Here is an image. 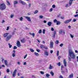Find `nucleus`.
Instances as JSON below:
<instances>
[{
  "label": "nucleus",
  "mask_w": 78,
  "mask_h": 78,
  "mask_svg": "<svg viewBox=\"0 0 78 78\" xmlns=\"http://www.w3.org/2000/svg\"><path fill=\"white\" fill-rule=\"evenodd\" d=\"M53 67V66H51V65H50V67L49 68V69H52V68Z\"/></svg>",
  "instance_id": "bb28decb"
},
{
  "label": "nucleus",
  "mask_w": 78,
  "mask_h": 78,
  "mask_svg": "<svg viewBox=\"0 0 78 78\" xmlns=\"http://www.w3.org/2000/svg\"><path fill=\"white\" fill-rule=\"evenodd\" d=\"M68 55L73 59H75L76 58V55H75V54L71 49H69L68 52Z\"/></svg>",
  "instance_id": "f257e3e1"
},
{
  "label": "nucleus",
  "mask_w": 78,
  "mask_h": 78,
  "mask_svg": "<svg viewBox=\"0 0 78 78\" xmlns=\"http://www.w3.org/2000/svg\"><path fill=\"white\" fill-rule=\"evenodd\" d=\"M0 9L1 10H4L6 9V6L4 3L0 5Z\"/></svg>",
  "instance_id": "f03ea898"
},
{
  "label": "nucleus",
  "mask_w": 78,
  "mask_h": 78,
  "mask_svg": "<svg viewBox=\"0 0 78 78\" xmlns=\"http://www.w3.org/2000/svg\"><path fill=\"white\" fill-rule=\"evenodd\" d=\"M75 17H78V14H76L74 16Z\"/></svg>",
  "instance_id": "603ef678"
},
{
  "label": "nucleus",
  "mask_w": 78,
  "mask_h": 78,
  "mask_svg": "<svg viewBox=\"0 0 78 78\" xmlns=\"http://www.w3.org/2000/svg\"><path fill=\"white\" fill-rule=\"evenodd\" d=\"M73 76V74H71V75H70L69 76V78H72Z\"/></svg>",
  "instance_id": "412c9836"
},
{
  "label": "nucleus",
  "mask_w": 78,
  "mask_h": 78,
  "mask_svg": "<svg viewBox=\"0 0 78 78\" xmlns=\"http://www.w3.org/2000/svg\"><path fill=\"white\" fill-rule=\"evenodd\" d=\"M40 73L41 74H42V75H44V72L42 71H40Z\"/></svg>",
  "instance_id": "79ce46f5"
},
{
  "label": "nucleus",
  "mask_w": 78,
  "mask_h": 78,
  "mask_svg": "<svg viewBox=\"0 0 78 78\" xmlns=\"http://www.w3.org/2000/svg\"><path fill=\"white\" fill-rule=\"evenodd\" d=\"M71 20H72V19H70L69 20H66L65 22V23L67 24V23H69V22H71Z\"/></svg>",
  "instance_id": "6e6552de"
},
{
  "label": "nucleus",
  "mask_w": 78,
  "mask_h": 78,
  "mask_svg": "<svg viewBox=\"0 0 78 78\" xmlns=\"http://www.w3.org/2000/svg\"><path fill=\"white\" fill-rule=\"evenodd\" d=\"M59 51H57V55L58 56H59Z\"/></svg>",
  "instance_id": "a19ab883"
},
{
  "label": "nucleus",
  "mask_w": 78,
  "mask_h": 78,
  "mask_svg": "<svg viewBox=\"0 0 78 78\" xmlns=\"http://www.w3.org/2000/svg\"><path fill=\"white\" fill-rule=\"evenodd\" d=\"M21 42L22 43H25L26 42V40H25V38H23L22 40H21Z\"/></svg>",
  "instance_id": "dca6fc26"
},
{
  "label": "nucleus",
  "mask_w": 78,
  "mask_h": 78,
  "mask_svg": "<svg viewBox=\"0 0 78 78\" xmlns=\"http://www.w3.org/2000/svg\"><path fill=\"white\" fill-rule=\"evenodd\" d=\"M15 32H16V30L14 31L13 32L12 34V35H14V34H15Z\"/></svg>",
  "instance_id": "052dcab7"
},
{
  "label": "nucleus",
  "mask_w": 78,
  "mask_h": 78,
  "mask_svg": "<svg viewBox=\"0 0 78 78\" xmlns=\"http://www.w3.org/2000/svg\"><path fill=\"white\" fill-rule=\"evenodd\" d=\"M8 45H9V48H11V47H12V45H10V44H9V43L8 44Z\"/></svg>",
  "instance_id": "f704fd0d"
},
{
  "label": "nucleus",
  "mask_w": 78,
  "mask_h": 78,
  "mask_svg": "<svg viewBox=\"0 0 78 78\" xmlns=\"http://www.w3.org/2000/svg\"><path fill=\"white\" fill-rule=\"evenodd\" d=\"M54 29H53V28L51 27V30L52 31H54Z\"/></svg>",
  "instance_id": "4d7b16f0"
},
{
  "label": "nucleus",
  "mask_w": 78,
  "mask_h": 78,
  "mask_svg": "<svg viewBox=\"0 0 78 78\" xmlns=\"http://www.w3.org/2000/svg\"><path fill=\"white\" fill-rule=\"evenodd\" d=\"M44 48H45V49H46V50H47V49H48V48H47V47L44 46Z\"/></svg>",
  "instance_id": "864d4df0"
},
{
  "label": "nucleus",
  "mask_w": 78,
  "mask_h": 78,
  "mask_svg": "<svg viewBox=\"0 0 78 78\" xmlns=\"http://www.w3.org/2000/svg\"><path fill=\"white\" fill-rule=\"evenodd\" d=\"M4 63L5 65L7 67H8V60H4Z\"/></svg>",
  "instance_id": "9d476101"
},
{
  "label": "nucleus",
  "mask_w": 78,
  "mask_h": 78,
  "mask_svg": "<svg viewBox=\"0 0 78 78\" xmlns=\"http://www.w3.org/2000/svg\"><path fill=\"white\" fill-rule=\"evenodd\" d=\"M9 72H10L9 69H7V73H9Z\"/></svg>",
  "instance_id": "8fccbe9b"
},
{
  "label": "nucleus",
  "mask_w": 78,
  "mask_h": 78,
  "mask_svg": "<svg viewBox=\"0 0 78 78\" xmlns=\"http://www.w3.org/2000/svg\"><path fill=\"white\" fill-rule=\"evenodd\" d=\"M36 50L37 52H40V50L37 49Z\"/></svg>",
  "instance_id": "6e6d98bb"
},
{
  "label": "nucleus",
  "mask_w": 78,
  "mask_h": 78,
  "mask_svg": "<svg viewBox=\"0 0 78 78\" xmlns=\"http://www.w3.org/2000/svg\"><path fill=\"white\" fill-rule=\"evenodd\" d=\"M27 54L26 55H25L24 56V59H25V58H27Z\"/></svg>",
  "instance_id": "13d9d810"
},
{
  "label": "nucleus",
  "mask_w": 78,
  "mask_h": 78,
  "mask_svg": "<svg viewBox=\"0 0 78 78\" xmlns=\"http://www.w3.org/2000/svg\"><path fill=\"white\" fill-rule=\"evenodd\" d=\"M14 15H11L10 16L11 18H12L13 17H14Z\"/></svg>",
  "instance_id": "09e8293b"
},
{
  "label": "nucleus",
  "mask_w": 78,
  "mask_h": 78,
  "mask_svg": "<svg viewBox=\"0 0 78 78\" xmlns=\"http://www.w3.org/2000/svg\"><path fill=\"white\" fill-rule=\"evenodd\" d=\"M57 65H58V66H61V62H59L57 64Z\"/></svg>",
  "instance_id": "c85d7f7f"
},
{
  "label": "nucleus",
  "mask_w": 78,
  "mask_h": 78,
  "mask_svg": "<svg viewBox=\"0 0 78 78\" xmlns=\"http://www.w3.org/2000/svg\"><path fill=\"white\" fill-rule=\"evenodd\" d=\"M42 33V30H39L38 33H39V34H40V33Z\"/></svg>",
  "instance_id": "e433bc0d"
},
{
  "label": "nucleus",
  "mask_w": 78,
  "mask_h": 78,
  "mask_svg": "<svg viewBox=\"0 0 78 78\" xmlns=\"http://www.w3.org/2000/svg\"><path fill=\"white\" fill-rule=\"evenodd\" d=\"M64 64L65 67H66V66H67V62L66 61V59H64Z\"/></svg>",
  "instance_id": "2eb2a0df"
},
{
  "label": "nucleus",
  "mask_w": 78,
  "mask_h": 78,
  "mask_svg": "<svg viewBox=\"0 0 78 78\" xmlns=\"http://www.w3.org/2000/svg\"><path fill=\"white\" fill-rule=\"evenodd\" d=\"M51 24H52V23L51 22H48V25L49 26V27H50V26L51 25Z\"/></svg>",
  "instance_id": "f3484780"
},
{
  "label": "nucleus",
  "mask_w": 78,
  "mask_h": 78,
  "mask_svg": "<svg viewBox=\"0 0 78 78\" xmlns=\"http://www.w3.org/2000/svg\"><path fill=\"white\" fill-rule=\"evenodd\" d=\"M1 59H2V61L3 62V61H4L5 59L4 58H2Z\"/></svg>",
  "instance_id": "680f3d73"
},
{
  "label": "nucleus",
  "mask_w": 78,
  "mask_h": 78,
  "mask_svg": "<svg viewBox=\"0 0 78 78\" xmlns=\"http://www.w3.org/2000/svg\"><path fill=\"white\" fill-rule=\"evenodd\" d=\"M53 42L51 41L50 43V47L51 48H53Z\"/></svg>",
  "instance_id": "20e7f679"
},
{
  "label": "nucleus",
  "mask_w": 78,
  "mask_h": 78,
  "mask_svg": "<svg viewBox=\"0 0 78 78\" xmlns=\"http://www.w3.org/2000/svg\"><path fill=\"white\" fill-rule=\"evenodd\" d=\"M59 78H63V77H62V76L61 75L59 76Z\"/></svg>",
  "instance_id": "e2e57ef3"
},
{
  "label": "nucleus",
  "mask_w": 78,
  "mask_h": 78,
  "mask_svg": "<svg viewBox=\"0 0 78 78\" xmlns=\"http://www.w3.org/2000/svg\"><path fill=\"white\" fill-rule=\"evenodd\" d=\"M61 24V22L59 21H57L56 23V24L57 25H60Z\"/></svg>",
  "instance_id": "aec40b11"
},
{
  "label": "nucleus",
  "mask_w": 78,
  "mask_h": 78,
  "mask_svg": "<svg viewBox=\"0 0 78 78\" xmlns=\"http://www.w3.org/2000/svg\"><path fill=\"white\" fill-rule=\"evenodd\" d=\"M53 22H54V23H57L58 21L56 20V19H55L54 20Z\"/></svg>",
  "instance_id": "2f4dec72"
},
{
  "label": "nucleus",
  "mask_w": 78,
  "mask_h": 78,
  "mask_svg": "<svg viewBox=\"0 0 78 78\" xmlns=\"http://www.w3.org/2000/svg\"><path fill=\"white\" fill-rule=\"evenodd\" d=\"M16 72H17V69H15L13 72V75H12L13 77H15L16 76Z\"/></svg>",
  "instance_id": "1a4fd4ad"
},
{
  "label": "nucleus",
  "mask_w": 78,
  "mask_h": 78,
  "mask_svg": "<svg viewBox=\"0 0 78 78\" xmlns=\"http://www.w3.org/2000/svg\"><path fill=\"white\" fill-rule=\"evenodd\" d=\"M17 3H18V1H15L14 2V6H16L15 5L17 4Z\"/></svg>",
  "instance_id": "a211bd4d"
},
{
  "label": "nucleus",
  "mask_w": 78,
  "mask_h": 78,
  "mask_svg": "<svg viewBox=\"0 0 78 78\" xmlns=\"http://www.w3.org/2000/svg\"><path fill=\"white\" fill-rule=\"evenodd\" d=\"M50 12H51V11H53V9L51 8L49 10Z\"/></svg>",
  "instance_id": "c03bdc74"
},
{
  "label": "nucleus",
  "mask_w": 78,
  "mask_h": 78,
  "mask_svg": "<svg viewBox=\"0 0 78 78\" xmlns=\"http://www.w3.org/2000/svg\"><path fill=\"white\" fill-rule=\"evenodd\" d=\"M44 55H46V56H48V52H47V51H45L44 52Z\"/></svg>",
  "instance_id": "ddd939ff"
},
{
  "label": "nucleus",
  "mask_w": 78,
  "mask_h": 78,
  "mask_svg": "<svg viewBox=\"0 0 78 78\" xmlns=\"http://www.w3.org/2000/svg\"><path fill=\"white\" fill-rule=\"evenodd\" d=\"M76 59H77V61L78 62V56L76 57Z\"/></svg>",
  "instance_id": "774afa93"
},
{
  "label": "nucleus",
  "mask_w": 78,
  "mask_h": 78,
  "mask_svg": "<svg viewBox=\"0 0 78 78\" xmlns=\"http://www.w3.org/2000/svg\"><path fill=\"white\" fill-rule=\"evenodd\" d=\"M70 35L71 38H73V37H74L71 34H70Z\"/></svg>",
  "instance_id": "3c124183"
},
{
  "label": "nucleus",
  "mask_w": 78,
  "mask_h": 78,
  "mask_svg": "<svg viewBox=\"0 0 78 78\" xmlns=\"http://www.w3.org/2000/svg\"><path fill=\"white\" fill-rule=\"evenodd\" d=\"M68 58H69V60L70 61H71V58H70V57H68Z\"/></svg>",
  "instance_id": "69168bd1"
},
{
  "label": "nucleus",
  "mask_w": 78,
  "mask_h": 78,
  "mask_svg": "<svg viewBox=\"0 0 78 78\" xmlns=\"http://www.w3.org/2000/svg\"><path fill=\"white\" fill-rule=\"evenodd\" d=\"M61 58V56H59L58 57V60H59L60 59V58Z\"/></svg>",
  "instance_id": "bf43d9fd"
},
{
  "label": "nucleus",
  "mask_w": 78,
  "mask_h": 78,
  "mask_svg": "<svg viewBox=\"0 0 78 78\" xmlns=\"http://www.w3.org/2000/svg\"><path fill=\"white\" fill-rule=\"evenodd\" d=\"M30 51H31V52H34V51L33 49H30Z\"/></svg>",
  "instance_id": "c9c22d12"
},
{
  "label": "nucleus",
  "mask_w": 78,
  "mask_h": 78,
  "mask_svg": "<svg viewBox=\"0 0 78 78\" xmlns=\"http://www.w3.org/2000/svg\"><path fill=\"white\" fill-rule=\"evenodd\" d=\"M25 18L28 21V22H31V20L30 17L28 16H26Z\"/></svg>",
  "instance_id": "39448f33"
},
{
  "label": "nucleus",
  "mask_w": 78,
  "mask_h": 78,
  "mask_svg": "<svg viewBox=\"0 0 78 78\" xmlns=\"http://www.w3.org/2000/svg\"><path fill=\"white\" fill-rule=\"evenodd\" d=\"M50 73L51 75V76H54V73L53 72L51 71L50 72Z\"/></svg>",
  "instance_id": "6ab92c4d"
},
{
  "label": "nucleus",
  "mask_w": 78,
  "mask_h": 78,
  "mask_svg": "<svg viewBox=\"0 0 78 78\" xmlns=\"http://www.w3.org/2000/svg\"><path fill=\"white\" fill-rule=\"evenodd\" d=\"M46 76L47 77H49V76H50V75L48 74H46Z\"/></svg>",
  "instance_id": "58836bf2"
},
{
  "label": "nucleus",
  "mask_w": 78,
  "mask_h": 78,
  "mask_svg": "<svg viewBox=\"0 0 78 78\" xmlns=\"http://www.w3.org/2000/svg\"><path fill=\"white\" fill-rule=\"evenodd\" d=\"M58 43H59V41L57 40L55 42V44H58Z\"/></svg>",
  "instance_id": "ea45409f"
},
{
  "label": "nucleus",
  "mask_w": 78,
  "mask_h": 78,
  "mask_svg": "<svg viewBox=\"0 0 78 78\" xmlns=\"http://www.w3.org/2000/svg\"><path fill=\"white\" fill-rule=\"evenodd\" d=\"M73 0L75 1L76 0H69V4L70 6H71V5H72V3Z\"/></svg>",
  "instance_id": "f8f14e48"
},
{
  "label": "nucleus",
  "mask_w": 78,
  "mask_h": 78,
  "mask_svg": "<svg viewBox=\"0 0 78 78\" xmlns=\"http://www.w3.org/2000/svg\"><path fill=\"white\" fill-rule=\"evenodd\" d=\"M23 18L22 17H21L20 18V20L22 21L23 20Z\"/></svg>",
  "instance_id": "473e14b6"
},
{
  "label": "nucleus",
  "mask_w": 78,
  "mask_h": 78,
  "mask_svg": "<svg viewBox=\"0 0 78 78\" xmlns=\"http://www.w3.org/2000/svg\"><path fill=\"white\" fill-rule=\"evenodd\" d=\"M12 65V64H11V62H9L8 64V67H9V66H11Z\"/></svg>",
  "instance_id": "7c9ffc66"
},
{
  "label": "nucleus",
  "mask_w": 78,
  "mask_h": 78,
  "mask_svg": "<svg viewBox=\"0 0 78 78\" xmlns=\"http://www.w3.org/2000/svg\"><path fill=\"white\" fill-rule=\"evenodd\" d=\"M7 5L8 6H10L11 5V4L9 3V2L8 1H7Z\"/></svg>",
  "instance_id": "b1692460"
},
{
  "label": "nucleus",
  "mask_w": 78,
  "mask_h": 78,
  "mask_svg": "<svg viewBox=\"0 0 78 78\" xmlns=\"http://www.w3.org/2000/svg\"><path fill=\"white\" fill-rule=\"evenodd\" d=\"M62 72V74H64V73H65V71H61Z\"/></svg>",
  "instance_id": "5fc2aeb1"
},
{
  "label": "nucleus",
  "mask_w": 78,
  "mask_h": 78,
  "mask_svg": "<svg viewBox=\"0 0 78 78\" xmlns=\"http://www.w3.org/2000/svg\"><path fill=\"white\" fill-rule=\"evenodd\" d=\"M19 2L20 3H21V4H22L23 5H26V3L21 0H20Z\"/></svg>",
  "instance_id": "423d86ee"
},
{
  "label": "nucleus",
  "mask_w": 78,
  "mask_h": 78,
  "mask_svg": "<svg viewBox=\"0 0 78 78\" xmlns=\"http://www.w3.org/2000/svg\"><path fill=\"white\" fill-rule=\"evenodd\" d=\"M32 35L33 37H34V36H35V34L34 33H33L32 34Z\"/></svg>",
  "instance_id": "49530a36"
},
{
  "label": "nucleus",
  "mask_w": 78,
  "mask_h": 78,
  "mask_svg": "<svg viewBox=\"0 0 78 78\" xmlns=\"http://www.w3.org/2000/svg\"><path fill=\"white\" fill-rule=\"evenodd\" d=\"M61 19H64V17H61Z\"/></svg>",
  "instance_id": "338daca9"
},
{
  "label": "nucleus",
  "mask_w": 78,
  "mask_h": 78,
  "mask_svg": "<svg viewBox=\"0 0 78 78\" xmlns=\"http://www.w3.org/2000/svg\"><path fill=\"white\" fill-rule=\"evenodd\" d=\"M32 78H36V77L34 76H32Z\"/></svg>",
  "instance_id": "0e129e2a"
},
{
  "label": "nucleus",
  "mask_w": 78,
  "mask_h": 78,
  "mask_svg": "<svg viewBox=\"0 0 78 78\" xmlns=\"http://www.w3.org/2000/svg\"><path fill=\"white\" fill-rule=\"evenodd\" d=\"M76 21V20L75 19H74L72 21L73 22H75Z\"/></svg>",
  "instance_id": "72a5a7b5"
},
{
  "label": "nucleus",
  "mask_w": 78,
  "mask_h": 78,
  "mask_svg": "<svg viewBox=\"0 0 78 78\" xmlns=\"http://www.w3.org/2000/svg\"><path fill=\"white\" fill-rule=\"evenodd\" d=\"M62 29H61L59 31V34H62Z\"/></svg>",
  "instance_id": "393cba45"
},
{
  "label": "nucleus",
  "mask_w": 78,
  "mask_h": 78,
  "mask_svg": "<svg viewBox=\"0 0 78 78\" xmlns=\"http://www.w3.org/2000/svg\"><path fill=\"white\" fill-rule=\"evenodd\" d=\"M43 16L42 15H40L39 16V19H42L43 18Z\"/></svg>",
  "instance_id": "cd10ccee"
},
{
  "label": "nucleus",
  "mask_w": 78,
  "mask_h": 78,
  "mask_svg": "<svg viewBox=\"0 0 78 78\" xmlns=\"http://www.w3.org/2000/svg\"><path fill=\"white\" fill-rule=\"evenodd\" d=\"M8 34H9V33H6L4 34L3 35L4 37H6Z\"/></svg>",
  "instance_id": "4468645a"
},
{
  "label": "nucleus",
  "mask_w": 78,
  "mask_h": 78,
  "mask_svg": "<svg viewBox=\"0 0 78 78\" xmlns=\"http://www.w3.org/2000/svg\"><path fill=\"white\" fill-rule=\"evenodd\" d=\"M12 36V35L10 34L6 38V41L8 42L10 39H11Z\"/></svg>",
  "instance_id": "7ed1b4c3"
},
{
  "label": "nucleus",
  "mask_w": 78,
  "mask_h": 78,
  "mask_svg": "<svg viewBox=\"0 0 78 78\" xmlns=\"http://www.w3.org/2000/svg\"><path fill=\"white\" fill-rule=\"evenodd\" d=\"M16 44H17V47H20V41H18L16 42Z\"/></svg>",
  "instance_id": "9b49d317"
},
{
  "label": "nucleus",
  "mask_w": 78,
  "mask_h": 78,
  "mask_svg": "<svg viewBox=\"0 0 78 78\" xmlns=\"http://www.w3.org/2000/svg\"><path fill=\"white\" fill-rule=\"evenodd\" d=\"M55 7H56V6H55V5H52V7L53 8H55Z\"/></svg>",
  "instance_id": "de8ad7c7"
},
{
  "label": "nucleus",
  "mask_w": 78,
  "mask_h": 78,
  "mask_svg": "<svg viewBox=\"0 0 78 78\" xmlns=\"http://www.w3.org/2000/svg\"><path fill=\"white\" fill-rule=\"evenodd\" d=\"M17 47L16 46H14L13 47V50H16V49H17Z\"/></svg>",
  "instance_id": "37998d69"
},
{
  "label": "nucleus",
  "mask_w": 78,
  "mask_h": 78,
  "mask_svg": "<svg viewBox=\"0 0 78 78\" xmlns=\"http://www.w3.org/2000/svg\"><path fill=\"white\" fill-rule=\"evenodd\" d=\"M35 55H36V56H39V54L37 53H36V52H34Z\"/></svg>",
  "instance_id": "4be33fe9"
},
{
  "label": "nucleus",
  "mask_w": 78,
  "mask_h": 78,
  "mask_svg": "<svg viewBox=\"0 0 78 78\" xmlns=\"http://www.w3.org/2000/svg\"><path fill=\"white\" fill-rule=\"evenodd\" d=\"M12 56L13 57H15V56H16V54L15 53H14L12 54Z\"/></svg>",
  "instance_id": "c756f323"
},
{
  "label": "nucleus",
  "mask_w": 78,
  "mask_h": 78,
  "mask_svg": "<svg viewBox=\"0 0 78 78\" xmlns=\"http://www.w3.org/2000/svg\"><path fill=\"white\" fill-rule=\"evenodd\" d=\"M45 46L43 44H41V45L40 46V47L41 48H44V47Z\"/></svg>",
  "instance_id": "5701e85b"
},
{
  "label": "nucleus",
  "mask_w": 78,
  "mask_h": 78,
  "mask_svg": "<svg viewBox=\"0 0 78 78\" xmlns=\"http://www.w3.org/2000/svg\"><path fill=\"white\" fill-rule=\"evenodd\" d=\"M63 45H64V44H61L59 46L60 47H62V46H63Z\"/></svg>",
  "instance_id": "a18cd8bd"
},
{
  "label": "nucleus",
  "mask_w": 78,
  "mask_h": 78,
  "mask_svg": "<svg viewBox=\"0 0 78 78\" xmlns=\"http://www.w3.org/2000/svg\"><path fill=\"white\" fill-rule=\"evenodd\" d=\"M43 34H45V29H43Z\"/></svg>",
  "instance_id": "4c0bfd02"
},
{
  "label": "nucleus",
  "mask_w": 78,
  "mask_h": 78,
  "mask_svg": "<svg viewBox=\"0 0 78 78\" xmlns=\"http://www.w3.org/2000/svg\"><path fill=\"white\" fill-rule=\"evenodd\" d=\"M38 12L39 11H38V10H37L34 12V13L35 14H37V12Z\"/></svg>",
  "instance_id": "a878e982"
},
{
  "label": "nucleus",
  "mask_w": 78,
  "mask_h": 78,
  "mask_svg": "<svg viewBox=\"0 0 78 78\" xmlns=\"http://www.w3.org/2000/svg\"><path fill=\"white\" fill-rule=\"evenodd\" d=\"M56 34V31H55L54 32V33H53V34H52V37H54V38H55V37Z\"/></svg>",
  "instance_id": "0eeeda50"
}]
</instances>
